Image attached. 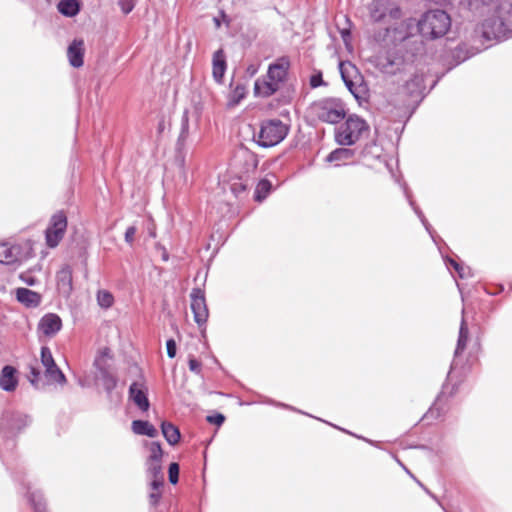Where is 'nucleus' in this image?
<instances>
[{
    "label": "nucleus",
    "mask_w": 512,
    "mask_h": 512,
    "mask_svg": "<svg viewBox=\"0 0 512 512\" xmlns=\"http://www.w3.org/2000/svg\"><path fill=\"white\" fill-rule=\"evenodd\" d=\"M368 20L383 31L374 35L376 41H384L392 27L401 18L402 12L395 0H373L368 6Z\"/></svg>",
    "instance_id": "1"
},
{
    "label": "nucleus",
    "mask_w": 512,
    "mask_h": 512,
    "mask_svg": "<svg viewBox=\"0 0 512 512\" xmlns=\"http://www.w3.org/2000/svg\"><path fill=\"white\" fill-rule=\"evenodd\" d=\"M475 35L486 42L501 41L512 36V29L505 13L497 9L485 16L475 29Z\"/></svg>",
    "instance_id": "2"
},
{
    "label": "nucleus",
    "mask_w": 512,
    "mask_h": 512,
    "mask_svg": "<svg viewBox=\"0 0 512 512\" xmlns=\"http://www.w3.org/2000/svg\"><path fill=\"white\" fill-rule=\"evenodd\" d=\"M451 27V18L443 10L427 11L418 22L421 35L428 39L443 37Z\"/></svg>",
    "instance_id": "3"
},
{
    "label": "nucleus",
    "mask_w": 512,
    "mask_h": 512,
    "mask_svg": "<svg viewBox=\"0 0 512 512\" xmlns=\"http://www.w3.org/2000/svg\"><path fill=\"white\" fill-rule=\"evenodd\" d=\"M369 133L367 122L356 114L349 115L335 130V141L341 146H351Z\"/></svg>",
    "instance_id": "4"
},
{
    "label": "nucleus",
    "mask_w": 512,
    "mask_h": 512,
    "mask_svg": "<svg viewBox=\"0 0 512 512\" xmlns=\"http://www.w3.org/2000/svg\"><path fill=\"white\" fill-rule=\"evenodd\" d=\"M309 111L312 116L328 124H337L346 117L345 105L338 98L315 101L310 105Z\"/></svg>",
    "instance_id": "5"
},
{
    "label": "nucleus",
    "mask_w": 512,
    "mask_h": 512,
    "mask_svg": "<svg viewBox=\"0 0 512 512\" xmlns=\"http://www.w3.org/2000/svg\"><path fill=\"white\" fill-rule=\"evenodd\" d=\"M289 127L279 119L263 121L260 130L255 136L259 146L269 148L282 142L287 136Z\"/></svg>",
    "instance_id": "6"
},
{
    "label": "nucleus",
    "mask_w": 512,
    "mask_h": 512,
    "mask_svg": "<svg viewBox=\"0 0 512 512\" xmlns=\"http://www.w3.org/2000/svg\"><path fill=\"white\" fill-rule=\"evenodd\" d=\"M339 69L341 77L355 98L360 99L366 92V86L363 84V79L359 74L356 66L351 62H340Z\"/></svg>",
    "instance_id": "7"
},
{
    "label": "nucleus",
    "mask_w": 512,
    "mask_h": 512,
    "mask_svg": "<svg viewBox=\"0 0 512 512\" xmlns=\"http://www.w3.org/2000/svg\"><path fill=\"white\" fill-rule=\"evenodd\" d=\"M112 359L111 350L107 347L99 350L94 360V366L99 371V377L107 393H111L116 385L117 379L109 370V360Z\"/></svg>",
    "instance_id": "8"
},
{
    "label": "nucleus",
    "mask_w": 512,
    "mask_h": 512,
    "mask_svg": "<svg viewBox=\"0 0 512 512\" xmlns=\"http://www.w3.org/2000/svg\"><path fill=\"white\" fill-rule=\"evenodd\" d=\"M67 227V218L63 212L52 216L50 225L46 229V243L50 248H55L62 240Z\"/></svg>",
    "instance_id": "9"
},
{
    "label": "nucleus",
    "mask_w": 512,
    "mask_h": 512,
    "mask_svg": "<svg viewBox=\"0 0 512 512\" xmlns=\"http://www.w3.org/2000/svg\"><path fill=\"white\" fill-rule=\"evenodd\" d=\"M190 298L194 320L201 327L207 322L209 316L204 291L200 288H194L191 291Z\"/></svg>",
    "instance_id": "10"
},
{
    "label": "nucleus",
    "mask_w": 512,
    "mask_h": 512,
    "mask_svg": "<svg viewBox=\"0 0 512 512\" xmlns=\"http://www.w3.org/2000/svg\"><path fill=\"white\" fill-rule=\"evenodd\" d=\"M31 422L30 418L23 413L14 412V411H6L3 413L0 428L2 430H6L7 432H19L23 428L29 425Z\"/></svg>",
    "instance_id": "11"
},
{
    "label": "nucleus",
    "mask_w": 512,
    "mask_h": 512,
    "mask_svg": "<svg viewBox=\"0 0 512 512\" xmlns=\"http://www.w3.org/2000/svg\"><path fill=\"white\" fill-rule=\"evenodd\" d=\"M424 91L425 85L423 73H415L404 86V92L410 97L411 103L421 100L423 98Z\"/></svg>",
    "instance_id": "12"
},
{
    "label": "nucleus",
    "mask_w": 512,
    "mask_h": 512,
    "mask_svg": "<svg viewBox=\"0 0 512 512\" xmlns=\"http://www.w3.org/2000/svg\"><path fill=\"white\" fill-rule=\"evenodd\" d=\"M377 67L385 74L395 75L402 71L404 67V60L398 54L389 53L378 59Z\"/></svg>",
    "instance_id": "13"
},
{
    "label": "nucleus",
    "mask_w": 512,
    "mask_h": 512,
    "mask_svg": "<svg viewBox=\"0 0 512 512\" xmlns=\"http://www.w3.org/2000/svg\"><path fill=\"white\" fill-rule=\"evenodd\" d=\"M27 248V254L22 257L19 255L20 246H9L7 244H0V263L11 264L17 261H22L28 257H31V247L29 244H25Z\"/></svg>",
    "instance_id": "14"
},
{
    "label": "nucleus",
    "mask_w": 512,
    "mask_h": 512,
    "mask_svg": "<svg viewBox=\"0 0 512 512\" xmlns=\"http://www.w3.org/2000/svg\"><path fill=\"white\" fill-rule=\"evenodd\" d=\"M62 328L61 318L54 313H48L44 315L39 324L38 329L41 333L47 337L55 336Z\"/></svg>",
    "instance_id": "15"
},
{
    "label": "nucleus",
    "mask_w": 512,
    "mask_h": 512,
    "mask_svg": "<svg viewBox=\"0 0 512 512\" xmlns=\"http://www.w3.org/2000/svg\"><path fill=\"white\" fill-rule=\"evenodd\" d=\"M290 67V61L287 57H281L276 62L269 65L268 78H272L281 87L285 81Z\"/></svg>",
    "instance_id": "16"
},
{
    "label": "nucleus",
    "mask_w": 512,
    "mask_h": 512,
    "mask_svg": "<svg viewBox=\"0 0 512 512\" xmlns=\"http://www.w3.org/2000/svg\"><path fill=\"white\" fill-rule=\"evenodd\" d=\"M58 291L64 296L69 297L72 289V268L69 265L63 266L56 275Z\"/></svg>",
    "instance_id": "17"
},
{
    "label": "nucleus",
    "mask_w": 512,
    "mask_h": 512,
    "mask_svg": "<svg viewBox=\"0 0 512 512\" xmlns=\"http://www.w3.org/2000/svg\"><path fill=\"white\" fill-rule=\"evenodd\" d=\"M280 89L278 83L272 78H268V73L262 78H258L254 84V94L258 97H269Z\"/></svg>",
    "instance_id": "18"
},
{
    "label": "nucleus",
    "mask_w": 512,
    "mask_h": 512,
    "mask_svg": "<svg viewBox=\"0 0 512 512\" xmlns=\"http://www.w3.org/2000/svg\"><path fill=\"white\" fill-rule=\"evenodd\" d=\"M227 68L226 56L223 49H218L212 57V76L215 82L222 83Z\"/></svg>",
    "instance_id": "19"
},
{
    "label": "nucleus",
    "mask_w": 512,
    "mask_h": 512,
    "mask_svg": "<svg viewBox=\"0 0 512 512\" xmlns=\"http://www.w3.org/2000/svg\"><path fill=\"white\" fill-rule=\"evenodd\" d=\"M16 369L12 366H4L0 374V387L7 392L14 391L17 387L18 380L16 377Z\"/></svg>",
    "instance_id": "20"
},
{
    "label": "nucleus",
    "mask_w": 512,
    "mask_h": 512,
    "mask_svg": "<svg viewBox=\"0 0 512 512\" xmlns=\"http://www.w3.org/2000/svg\"><path fill=\"white\" fill-rule=\"evenodd\" d=\"M84 42L74 40L68 47L67 56L73 67L79 68L83 65Z\"/></svg>",
    "instance_id": "21"
},
{
    "label": "nucleus",
    "mask_w": 512,
    "mask_h": 512,
    "mask_svg": "<svg viewBox=\"0 0 512 512\" xmlns=\"http://www.w3.org/2000/svg\"><path fill=\"white\" fill-rule=\"evenodd\" d=\"M129 395L139 409L142 411H147L149 409L150 404L146 391L141 387L140 384L132 383L129 389Z\"/></svg>",
    "instance_id": "22"
},
{
    "label": "nucleus",
    "mask_w": 512,
    "mask_h": 512,
    "mask_svg": "<svg viewBox=\"0 0 512 512\" xmlns=\"http://www.w3.org/2000/svg\"><path fill=\"white\" fill-rule=\"evenodd\" d=\"M16 298L27 307H37L41 302L40 294L27 288H18L16 290Z\"/></svg>",
    "instance_id": "23"
},
{
    "label": "nucleus",
    "mask_w": 512,
    "mask_h": 512,
    "mask_svg": "<svg viewBox=\"0 0 512 512\" xmlns=\"http://www.w3.org/2000/svg\"><path fill=\"white\" fill-rule=\"evenodd\" d=\"M354 157V150L350 148H337L328 154L326 157V161L330 163H335L336 166L341 164H345L348 160H351Z\"/></svg>",
    "instance_id": "24"
},
{
    "label": "nucleus",
    "mask_w": 512,
    "mask_h": 512,
    "mask_svg": "<svg viewBox=\"0 0 512 512\" xmlns=\"http://www.w3.org/2000/svg\"><path fill=\"white\" fill-rule=\"evenodd\" d=\"M132 431L137 435H146L154 438L158 435L157 429L148 421L134 420L132 422Z\"/></svg>",
    "instance_id": "25"
},
{
    "label": "nucleus",
    "mask_w": 512,
    "mask_h": 512,
    "mask_svg": "<svg viewBox=\"0 0 512 512\" xmlns=\"http://www.w3.org/2000/svg\"><path fill=\"white\" fill-rule=\"evenodd\" d=\"M161 430L164 438L170 445H175L180 440V431L179 429L170 422H162Z\"/></svg>",
    "instance_id": "26"
},
{
    "label": "nucleus",
    "mask_w": 512,
    "mask_h": 512,
    "mask_svg": "<svg viewBox=\"0 0 512 512\" xmlns=\"http://www.w3.org/2000/svg\"><path fill=\"white\" fill-rule=\"evenodd\" d=\"M468 335H469L468 326L466 324L465 319L462 318L460 329H459V336H458V340H457V346L455 349V356L460 355L466 349L467 342H468Z\"/></svg>",
    "instance_id": "27"
},
{
    "label": "nucleus",
    "mask_w": 512,
    "mask_h": 512,
    "mask_svg": "<svg viewBox=\"0 0 512 512\" xmlns=\"http://www.w3.org/2000/svg\"><path fill=\"white\" fill-rule=\"evenodd\" d=\"M45 377L48 379L49 382H54L61 385H64L66 383L65 375L56 364L45 367Z\"/></svg>",
    "instance_id": "28"
},
{
    "label": "nucleus",
    "mask_w": 512,
    "mask_h": 512,
    "mask_svg": "<svg viewBox=\"0 0 512 512\" xmlns=\"http://www.w3.org/2000/svg\"><path fill=\"white\" fill-rule=\"evenodd\" d=\"M58 10L61 14L72 17L79 11V5L76 0H61L58 4Z\"/></svg>",
    "instance_id": "29"
},
{
    "label": "nucleus",
    "mask_w": 512,
    "mask_h": 512,
    "mask_svg": "<svg viewBox=\"0 0 512 512\" xmlns=\"http://www.w3.org/2000/svg\"><path fill=\"white\" fill-rule=\"evenodd\" d=\"M271 187L272 185L270 181L266 179L259 181L255 190V199L257 201H262L263 199H265L268 193L270 192Z\"/></svg>",
    "instance_id": "30"
},
{
    "label": "nucleus",
    "mask_w": 512,
    "mask_h": 512,
    "mask_svg": "<svg viewBox=\"0 0 512 512\" xmlns=\"http://www.w3.org/2000/svg\"><path fill=\"white\" fill-rule=\"evenodd\" d=\"M493 0H460V6L470 11H477L482 6L488 5Z\"/></svg>",
    "instance_id": "31"
},
{
    "label": "nucleus",
    "mask_w": 512,
    "mask_h": 512,
    "mask_svg": "<svg viewBox=\"0 0 512 512\" xmlns=\"http://www.w3.org/2000/svg\"><path fill=\"white\" fill-rule=\"evenodd\" d=\"M29 501L31 502L35 512H45V504L40 492H29Z\"/></svg>",
    "instance_id": "32"
},
{
    "label": "nucleus",
    "mask_w": 512,
    "mask_h": 512,
    "mask_svg": "<svg viewBox=\"0 0 512 512\" xmlns=\"http://www.w3.org/2000/svg\"><path fill=\"white\" fill-rule=\"evenodd\" d=\"M405 195H406V197H407V199L409 201L410 206L413 208L414 212L417 214V216L421 220V222L424 225V227L426 228V230L431 234V231H430L431 226H430V224L428 223L427 219L425 218L423 212L419 209V207L412 200L410 192L407 189H405Z\"/></svg>",
    "instance_id": "33"
},
{
    "label": "nucleus",
    "mask_w": 512,
    "mask_h": 512,
    "mask_svg": "<svg viewBox=\"0 0 512 512\" xmlns=\"http://www.w3.org/2000/svg\"><path fill=\"white\" fill-rule=\"evenodd\" d=\"M98 304L103 308H109L112 306L114 298L112 294L106 290H100L97 293Z\"/></svg>",
    "instance_id": "34"
},
{
    "label": "nucleus",
    "mask_w": 512,
    "mask_h": 512,
    "mask_svg": "<svg viewBox=\"0 0 512 512\" xmlns=\"http://www.w3.org/2000/svg\"><path fill=\"white\" fill-rule=\"evenodd\" d=\"M149 453L147 461H161L163 451L160 443L152 442L149 447Z\"/></svg>",
    "instance_id": "35"
},
{
    "label": "nucleus",
    "mask_w": 512,
    "mask_h": 512,
    "mask_svg": "<svg viewBox=\"0 0 512 512\" xmlns=\"http://www.w3.org/2000/svg\"><path fill=\"white\" fill-rule=\"evenodd\" d=\"M146 466L150 477L163 476L161 461H147Z\"/></svg>",
    "instance_id": "36"
},
{
    "label": "nucleus",
    "mask_w": 512,
    "mask_h": 512,
    "mask_svg": "<svg viewBox=\"0 0 512 512\" xmlns=\"http://www.w3.org/2000/svg\"><path fill=\"white\" fill-rule=\"evenodd\" d=\"M41 363L44 368L56 364L52 356L51 350L48 347L41 348Z\"/></svg>",
    "instance_id": "37"
},
{
    "label": "nucleus",
    "mask_w": 512,
    "mask_h": 512,
    "mask_svg": "<svg viewBox=\"0 0 512 512\" xmlns=\"http://www.w3.org/2000/svg\"><path fill=\"white\" fill-rule=\"evenodd\" d=\"M169 481L171 484H176L179 480V465L175 462L169 465L168 469Z\"/></svg>",
    "instance_id": "38"
},
{
    "label": "nucleus",
    "mask_w": 512,
    "mask_h": 512,
    "mask_svg": "<svg viewBox=\"0 0 512 512\" xmlns=\"http://www.w3.org/2000/svg\"><path fill=\"white\" fill-rule=\"evenodd\" d=\"M119 5L124 14L130 13L135 7V0H119Z\"/></svg>",
    "instance_id": "39"
},
{
    "label": "nucleus",
    "mask_w": 512,
    "mask_h": 512,
    "mask_svg": "<svg viewBox=\"0 0 512 512\" xmlns=\"http://www.w3.org/2000/svg\"><path fill=\"white\" fill-rule=\"evenodd\" d=\"M225 420V417L221 413H216L214 415L207 416V421L211 424H216L218 426L222 425Z\"/></svg>",
    "instance_id": "40"
},
{
    "label": "nucleus",
    "mask_w": 512,
    "mask_h": 512,
    "mask_svg": "<svg viewBox=\"0 0 512 512\" xmlns=\"http://www.w3.org/2000/svg\"><path fill=\"white\" fill-rule=\"evenodd\" d=\"M136 227L135 226H129L127 229H126V232H125V241L128 243V244H132L133 241H134V237H135V234H136Z\"/></svg>",
    "instance_id": "41"
},
{
    "label": "nucleus",
    "mask_w": 512,
    "mask_h": 512,
    "mask_svg": "<svg viewBox=\"0 0 512 512\" xmlns=\"http://www.w3.org/2000/svg\"><path fill=\"white\" fill-rule=\"evenodd\" d=\"M260 68V63L259 62H255V63H250L247 67H246V75L248 77H253L259 70Z\"/></svg>",
    "instance_id": "42"
},
{
    "label": "nucleus",
    "mask_w": 512,
    "mask_h": 512,
    "mask_svg": "<svg viewBox=\"0 0 512 512\" xmlns=\"http://www.w3.org/2000/svg\"><path fill=\"white\" fill-rule=\"evenodd\" d=\"M189 369L190 371L199 374L201 372V363L195 358H189Z\"/></svg>",
    "instance_id": "43"
},
{
    "label": "nucleus",
    "mask_w": 512,
    "mask_h": 512,
    "mask_svg": "<svg viewBox=\"0 0 512 512\" xmlns=\"http://www.w3.org/2000/svg\"><path fill=\"white\" fill-rule=\"evenodd\" d=\"M167 355L174 358L176 355V343L173 339H169L166 343Z\"/></svg>",
    "instance_id": "44"
},
{
    "label": "nucleus",
    "mask_w": 512,
    "mask_h": 512,
    "mask_svg": "<svg viewBox=\"0 0 512 512\" xmlns=\"http://www.w3.org/2000/svg\"><path fill=\"white\" fill-rule=\"evenodd\" d=\"M151 478H152L151 489L152 490H160V488L162 487V485L164 483V477L156 476V477H151Z\"/></svg>",
    "instance_id": "45"
},
{
    "label": "nucleus",
    "mask_w": 512,
    "mask_h": 512,
    "mask_svg": "<svg viewBox=\"0 0 512 512\" xmlns=\"http://www.w3.org/2000/svg\"><path fill=\"white\" fill-rule=\"evenodd\" d=\"M455 271L458 273L460 278H465L470 275V269L465 268L464 266L460 265L459 263H455Z\"/></svg>",
    "instance_id": "46"
},
{
    "label": "nucleus",
    "mask_w": 512,
    "mask_h": 512,
    "mask_svg": "<svg viewBox=\"0 0 512 512\" xmlns=\"http://www.w3.org/2000/svg\"><path fill=\"white\" fill-rule=\"evenodd\" d=\"M322 83H323V80H322V75L320 73L314 74V75L311 76V78H310V85L313 88H316V87L320 86Z\"/></svg>",
    "instance_id": "47"
},
{
    "label": "nucleus",
    "mask_w": 512,
    "mask_h": 512,
    "mask_svg": "<svg viewBox=\"0 0 512 512\" xmlns=\"http://www.w3.org/2000/svg\"><path fill=\"white\" fill-rule=\"evenodd\" d=\"M39 378H40V372L36 368L31 367L30 376H29L30 382L33 385H36L37 382L39 381Z\"/></svg>",
    "instance_id": "48"
},
{
    "label": "nucleus",
    "mask_w": 512,
    "mask_h": 512,
    "mask_svg": "<svg viewBox=\"0 0 512 512\" xmlns=\"http://www.w3.org/2000/svg\"><path fill=\"white\" fill-rule=\"evenodd\" d=\"M160 497H161L160 490H152V492L149 494L150 503L153 506H155L159 502Z\"/></svg>",
    "instance_id": "49"
},
{
    "label": "nucleus",
    "mask_w": 512,
    "mask_h": 512,
    "mask_svg": "<svg viewBox=\"0 0 512 512\" xmlns=\"http://www.w3.org/2000/svg\"><path fill=\"white\" fill-rule=\"evenodd\" d=\"M21 279L24 283H26L27 285H30V286H33L36 283V280L30 275L22 274Z\"/></svg>",
    "instance_id": "50"
},
{
    "label": "nucleus",
    "mask_w": 512,
    "mask_h": 512,
    "mask_svg": "<svg viewBox=\"0 0 512 512\" xmlns=\"http://www.w3.org/2000/svg\"><path fill=\"white\" fill-rule=\"evenodd\" d=\"M187 128H188V119H187V117H185L183 127H182L181 137H185V134L187 133Z\"/></svg>",
    "instance_id": "51"
},
{
    "label": "nucleus",
    "mask_w": 512,
    "mask_h": 512,
    "mask_svg": "<svg viewBox=\"0 0 512 512\" xmlns=\"http://www.w3.org/2000/svg\"><path fill=\"white\" fill-rule=\"evenodd\" d=\"M446 264L452 266L455 269V263H457L454 259L446 258Z\"/></svg>",
    "instance_id": "52"
},
{
    "label": "nucleus",
    "mask_w": 512,
    "mask_h": 512,
    "mask_svg": "<svg viewBox=\"0 0 512 512\" xmlns=\"http://www.w3.org/2000/svg\"><path fill=\"white\" fill-rule=\"evenodd\" d=\"M349 36H350V32H349L348 30H344V31H342V38H343V40H344L345 42H346V40H347V37H349Z\"/></svg>",
    "instance_id": "53"
},
{
    "label": "nucleus",
    "mask_w": 512,
    "mask_h": 512,
    "mask_svg": "<svg viewBox=\"0 0 512 512\" xmlns=\"http://www.w3.org/2000/svg\"><path fill=\"white\" fill-rule=\"evenodd\" d=\"M424 489H425V491H426V492H427V493H428V494H429V495H430L434 500H436L438 503H440V502H439V500L437 499V497H436L435 495H433V494H432L429 490H427L426 488H424ZM439 505H440V506H442L441 504H439Z\"/></svg>",
    "instance_id": "54"
},
{
    "label": "nucleus",
    "mask_w": 512,
    "mask_h": 512,
    "mask_svg": "<svg viewBox=\"0 0 512 512\" xmlns=\"http://www.w3.org/2000/svg\"><path fill=\"white\" fill-rule=\"evenodd\" d=\"M398 463L403 467V469L406 471V473H408L411 477L414 478V476L411 474V472L400 461H398Z\"/></svg>",
    "instance_id": "55"
}]
</instances>
